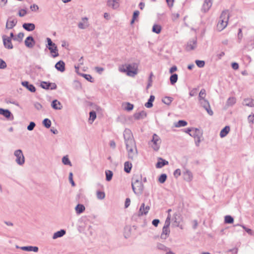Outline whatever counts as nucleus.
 <instances>
[{"mask_svg":"<svg viewBox=\"0 0 254 254\" xmlns=\"http://www.w3.org/2000/svg\"><path fill=\"white\" fill-rule=\"evenodd\" d=\"M173 175L174 177L178 178L181 175V171L180 169H177L174 172Z\"/></svg>","mask_w":254,"mask_h":254,"instance_id":"nucleus-55","label":"nucleus"},{"mask_svg":"<svg viewBox=\"0 0 254 254\" xmlns=\"http://www.w3.org/2000/svg\"><path fill=\"white\" fill-rule=\"evenodd\" d=\"M131 187L134 193L137 195H141L143 191L144 186L142 183L141 177L134 176L132 179Z\"/></svg>","mask_w":254,"mask_h":254,"instance_id":"nucleus-2","label":"nucleus"},{"mask_svg":"<svg viewBox=\"0 0 254 254\" xmlns=\"http://www.w3.org/2000/svg\"><path fill=\"white\" fill-rule=\"evenodd\" d=\"M205 110L207 111V113L210 115V116H212L213 114V112L212 111V110L211 109V108H210V106H209V107H206L204 108Z\"/></svg>","mask_w":254,"mask_h":254,"instance_id":"nucleus-62","label":"nucleus"},{"mask_svg":"<svg viewBox=\"0 0 254 254\" xmlns=\"http://www.w3.org/2000/svg\"><path fill=\"white\" fill-rule=\"evenodd\" d=\"M243 105L253 107H254V100L251 98H247L244 100Z\"/></svg>","mask_w":254,"mask_h":254,"instance_id":"nucleus-26","label":"nucleus"},{"mask_svg":"<svg viewBox=\"0 0 254 254\" xmlns=\"http://www.w3.org/2000/svg\"><path fill=\"white\" fill-rule=\"evenodd\" d=\"M24 43L27 48H32L35 44V41L32 36H29L26 38Z\"/></svg>","mask_w":254,"mask_h":254,"instance_id":"nucleus-11","label":"nucleus"},{"mask_svg":"<svg viewBox=\"0 0 254 254\" xmlns=\"http://www.w3.org/2000/svg\"><path fill=\"white\" fill-rule=\"evenodd\" d=\"M157 248L160 250L167 251L168 250V248L166 247L165 245H164L162 244L161 243H158L157 244Z\"/></svg>","mask_w":254,"mask_h":254,"instance_id":"nucleus-48","label":"nucleus"},{"mask_svg":"<svg viewBox=\"0 0 254 254\" xmlns=\"http://www.w3.org/2000/svg\"><path fill=\"white\" fill-rule=\"evenodd\" d=\"M152 103H153V101L148 99L147 102L145 104V106L146 108H150L153 106Z\"/></svg>","mask_w":254,"mask_h":254,"instance_id":"nucleus-61","label":"nucleus"},{"mask_svg":"<svg viewBox=\"0 0 254 254\" xmlns=\"http://www.w3.org/2000/svg\"><path fill=\"white\" fill-rule=\"evenodd\" d=\"M82 20L83 22H79L78 24V27L81 29H84L88 27L89 24H88V18L87 17H83L82 18Z\"/></svg>","mask_w":254,"mask_h":254,"instance_id":"nucleus-23","label":"nucleus"},{"mask_svg":"<svg viewBox=\"0 0 254 254\" xmlns=\"http://www.w3.org/2000/svg\"><path fill=\"white\" fill-rule=\"evenodd\" d=\"M206 96V91L204 89H201L198 95V100H201L205 99Z\"/></svg>","mask_w":254,"mask_h":254,"instance_id":"nucleus-44","label":"nucleus"},{"mask_svg":"<svg viewBox=\"0 0 254 254\" xmlns=\"http://www.w3.org/2000/svg\"><path fill=\"white\" fill-rule=\"evenodd\" d=\"M199 101L201 106L203 108H205L206 107H209V106H210L209 102L205 99H202V100H199Z\"/></svg>","mask_w":254,"mask_h":254,"instance_id":"nucleus-39","label":"nucleus"},{"mask_svg":"<svg viewBox=\"0 0 254 254\" xmlns=\"http://www.w3.org/2000/svg\"><path fill=\"white\" fill-rule=\"evenodd\" d=\"M173 101V98L170 97H165L162 99V102L167 105H169Z\"/></svg>","mask_w":254,"mask_h":254,"instance_id":"nucleus-45","label":"nucleus"},{"mask_svg":"<svg viewBox=\"0 0 254 254\" xmlns=\"http://www.w3.org/2000/svg\"><path fill=\"white\" fill-rule=\"evenodd\" d=\"M85 206L83 204H78L75 208L77 214H81L85 210Z\"/></svg>","mask_w":254,"mask_h":254,"instance_id":"nucleus-31","label":"nucleus"},{"mask_svg":"<svg viewBox=\"0 0 254 254\" xmlns=\"http://www.w3.org/2000/svg\"><path fill=\"white\" fill-rule=\"evenodd\" d=\"M224 222L226 224H232L234 222V219L230 215H226L225 217Z\"/></svg>","mask_w":254,"mask_h":254,"instance_id":"nucleus-43","label":"nucleus"},{"mask_svg":"<svg viewBox=\"0 0 254 254\" xmlns=\"http://www.w3.org/2000/svg\"><path fill=\"white\" fill-rule=\"evenodd\" d=\"M96 195L98 199L102 200L105 197V193L104 191L98 190L96 192Z\"/></svg>","mask_w":254,"mask_h":254,"instance_id":"nucleus-42","label":"nucleus"},{"mask_svg":"<svg viewBox=\"0 0 254 254\" xmlns=\"http://www.w3.org/2000/svg\"><path fill=\"white\" fill-rule=\"evenodd\" d=\"M121 72L126 73L128 76L133 77L137 74L138 65L136 63L121 65L119 67Z\"/></svg>","mask_w":254,"mask_h":254,"instance_id":"nucleus-1","label":"nucleus"},{"mask_svg":"<svg viewBox=\"0 0 254 254\" xmlns=\"http://www.w3.org/2000/svg\"><path fill=\"white\" fill-rule=\"evenodd\" d=\"M27 13L26 10L24 9H22L20 10L18 12V15L20 17H23L25 16Z\"/></svg>","mask_w":254,"mask_h":254,"instance_id":"nucleus-59","label":"nucleus"},{"mask_svg":"<svg viewBox=\"0 0 254 254\" xmlns=\"http://www.w3.org/2000/svg\"><path fill=\"white\" fill-rule=\"evenodd\" d=\"M161 26L160 25L154 24L152 27V31L156 34L160 33Z\"/></svg>","mask_w":254,"mask_h":254,"instance_id":"nucleus-37","label":"nucleus"},{"mask_svg":"<svg viewBox=\"0 0 254 254\" xmlns=\"http://www.w3.org/2000/svg\"><path fill=\"white\" fill-rule=\"evenodd\" d=\"M132 168V164L128 161H127L124 163V171L129 173L130 172Z\"/></svg>","mask_w":254,"mask_h":254,"instance_id":"nucleus-32","label":"nucleus"},{"mask_svg":"<svg viewBox=\"0 0 254 254\" xmlns=\"http://www.w3.org/2000/svg\"><path fill=\"white\" fill-rule=\"evenodd\" d=\"M14 155L16 157L15 162L19 166H22L25 163V157L21 149H17L14 152Z\"/></svg>","mask_w":254,"mask_h":254,"instance_id":"nucleus-7","label":"nucleus"},{"mask_svg":"<svg viewBox=\"0 0 254 254\" xmlns=\"http://www.w3.org/2000/svg\"><path fill=\"white\" fill-rule=\"evenodd\" d=\"M229 19L228 10H225L222 11L219 17L216 28L219 31L223 30L227 25Z\"/></svg>","mask_w":254,"mask_h":254,"instance_id":"nucleus-3","label":"nucleus"},{"mask_svg":"<svg viewBox=\"0 0 254 254\" xmlns=\"http://www.w3.org/2000/svg\"><path fill=\"white\" fill-rule=\"evenodd\" d=\"M161 140L160 137L154 133L152 136L151 140L149 142L148 144L153 148L154 151H158L160 146Z\"/></svg>","mask_w":254,"mask_h":254,"instance_id":"nucleus-5","label":"nucleus"},{"mask_svg":"<svg viewBox=\"0 0 254 254\" xmlns=\"http://www.w3.org/2000/svg\"><path fill=\"white\" fill-rule=\"evenodd\" d=\"M170 230L169 227L163 226L160 238L162 239L166 240L169 236Z\"/></svg>","mask_w":254,"mask_h":254,"instance_id":"nucleus-16","label":"nucleus"},{"mask_svg":"<svg viewBox=\"0 0 254 254\" xmlns=\"http://www.w3.org/2000/svg\"><path fill=\"white\" fill-rule=\"evenodd\" d=\"M34 105L35 108L38 110H40L42 108V105L38 102L35 103Z\"/></svg>","mask_w":254,"mask_h":254,"instance_id":"nucleus-63","label":"nucleus"},{"mask_svg":"<svg viewBox=\"0 0 254 254\" xmlns=\"http://www.w3.org/2000/svg\"><path fill=\"white\" fill-rule=\"evenodd\" d=\"M24 36V33L22 32H20L17 34V36H15V37L14 38V41H16L19 42H21Z\"/></svg>","mask_w":254,"mask_h":254,"instance_id":"nucleus-34","label":"nucleus"},{"mask_svg":"<svg viewBox=\"0 0 254 254\" xmlns=\"http://www.w3.org/2000/svg\"><path fill=\"white\" fill-rule=\"evenodd\" d=\"M0 115L3 116L7 119H9L11 116H12V114L8 110L2 108H0Z\"/></svg>","mask_w":254,"mask_h":254,"instance_id":"nucleus-27","label":"nucleus"},{"mask_svg":"<svg viewBox=\"0 0 254 254\" xmlns=\"http://www.w3.org/2000/svg\"><path fill=\"white\" fill-rule=\"evenodd\" d=\"M125 110L127 111H131L133 108V105L127 102L126 103V106L125 107Z\"/></svg>","mask_w":254,"mask_h":254,"instance_id":"nucleus-51","label":"nucleus"},{"mask_svg":"<svg viewBox=\"0 0 254 254\" xmlns=\"http://www.w3.org/2000/svg\"><path fill=\"white\" fill-rule=\"evenodd\" d=\"M72 177H73V174L71 172L69 173V182L70 183H71L72 186H75V184L73 180V178H72Z\"/></svg>","mask_w":254,"mask_h":254,"instance_id":"nucleus-58","label":"nucleus"},{"mask_svg":"<svg viewBox=\"0 0 254 254\" xmlns=\"http://www.w3.org/2000/svg\"><path fill=\"white\" fill-rule=\"evenodd\" d=\"M62 162L64 165L72 166L71 163L67 156H64L62 158Z\"/></svg>","mask_w":254,"mask_h":254,"instance_id":"nucleus-40","label":"nucleus"},{"mask_svg":"<svg viewBox=\"0 0 254 254\" xmlns=\"http://www.w3.org/2000/svg\"><path fill=\"white\" fill-rule=\"evenodd\" d=\"M20 249L27 252H37L38 251V248L36 246H24L20 247Z\"/></svg>","mask_w":254,"mask_h":254,"instance_id":"nucleus-20","label":"nucleus"},{"mask_svg":"<svg viewBox=\"0 0 254 254\" xmlns=\"http://www.w3.org/2000/svg\"><path fill=\"white\" fill-rule=\"evenodd\" d=\"M89 120L93 122L96 118V113L95 111H92L89 113Z\"/></svg>","mask_w":254,"mask_h":254,"instance_id":"nucleus-49","label":"nucleus"},{"mask_svg":"<svg viewBox=\"0 0 254 254\" xmlns=\"http://www.w3.org/2000/svg\"><path fill=\"white\" fill-rule=\"evenodd\" d=\"M150 210L149 206H145V204L144 203H142L138 212V215L142 216L143 215H146L149 210Z\"/></svg>","mask_w":254,"mask_h":254,"instance_id":"nucleus-13","label":"nucleus"},{"mask_svg":"<svg viewBox=\"0 0 254 254\" xmlns=\"http://www.w3.org/2000/svg\"><path fill=\"white\" fill-rule=\"evenodd\" d=\"M170 83L174 85L178 80V75L176 73L173 74L170 77Z\"/></svg>","mask_w":254,"mask_h":254,"instance_id":"nucleus-35","label":"nucleus"},{"mask_svg":"<svg viewBox=\"0 0 254 254\" xmlns=\"http://www.w3.org/2000/svg\"><path fill=\"white\" fill-rule=\"evenodd\" d=\"M106 180L107 181H110L113 177V172L110 170H106L105 171Z\"/></svg>","mask_w":254,"mask_h":254,"instance_id":"nucleus-36","label":"nucleus"},{"mask_svg":"<svg viewBox=\"0 0 254 254\" xmlns=\"http://www.w3.org/2000/svg\"><path fill=\"white\" fill-rule=\"evenodd\" d=\"M230 130V128L229 126L225 127L220 131V136L221 137L223 138L225 137L228 133L229 132Z\"/></svg>","mask_w":254,"mask_h":254,"instance_id":"nucleus-28","label":"nucleus"},{"mask_svg":"<svg viewBox=\"0 0 254 254\" xmlns=\"http://www.w3.org/2000/svg\"><path fill=\"white\" fill-rule=\"evenodd\" d=\"M17 21L16 18L9 17L6 24V28L10 29L13 28L17 24Z\"/></svg>","mask_w":254,"mask_h":254,"instance_id":"nucleus-12","label":"nucleus"},{"mask_svg":"<svg viewBox=\"0 0 254 254\" xmlns=\"http://www.w3.org/2000/svg\"><path fill=\"white\" fill-rule=\"evenodd\" d=\"M36 126V124L33 122H31L29 124V125L27 126V129L31 131L33 130L34 128Z\"/></svg>","mask_w":254,"mask_h":254,"instance_id":"nucleus-53","label":"nucleus"},{"mask_svg":"<svg viewBox=\"0 0 254 254\" xmlns=\"http://www.w3.org/2000/svg\"><path fill=\"white\" fill-rule=\"evenodd\" d=\"M23 28L27 31H32L35 28V25L31 23H25L22 25Z\"/></svg>","mask_w":254,"mask_h":254,"instance_id":"nucleus-22","label":"nucleus"},{"mask_svg":"<svg viewBox=\"0 0 254 254\" xmlns=\"http://www.w3.org/2000/svg\"><path fill=\"white\" fill-rule=\"evenodd\" d=\"M167 178V176L166 174H162L159 177L158 181L160 183L163 184L166 181Z\"/></svg>","mask_w":254,"mask_h":254,"instance_id":"nucleus-46","label":"nucleus"},{"mask_svg":"<svg viewBox=\"0 0 254 254\" xmlns=\"http://www.w3.org/2000/svg\"><path fill=\"white\" fill-rule=\"evenodd\" d=\"M212 4V0H205L202 5V10L206 12L209 10Z\"/></svg>","mask_w":254,"mask_h":254,"instance_id":"nucleus-17","label":"nucleus"},{"mask_svg":"<svg viewBox=\"0 0 254 254\" xmlns=\"http://www.w3.org/2000/svg\"><path fill=\"white\" fill-rule=\"evenodd\" d=\"M6 67V64L5 62L2 59H0V68L4 69Z\"/></svg>","mask_w":254,"mask_h":254,"instance_id":"nucleus-57","label":"nucleus"},{"mask_svg":"<svg viewBox=\"0 0 254 254\" xmlns=\"http://www.w3.org/2000/svg\"><path fill=\"white\" fill-rule=\"evenodd\" d=\"M197 47V39L196 38H194L189 41L188 42L186 49L187 51H191L194 50Z\"/></svg>","mask_w":254,"mask_h":254,"instance_id":"nucleus-9","label":"nucleus"},{"mask_svg":"<svg viewBox=\"0 0 254 254\" xmlns=\"http://www.w3.org/2000/svg\"><path fill=\"white\" fill-rule=\"evenodd\" d=\"M124 137L126 144L132 145L133 143H135L131 131L130 129L127 128L125 129L124 132Z\"/></svg>","mask_w":254,"mask_h":254,"instance_id":"nucleus-8","label":"nucleus"},{"mask_svg":"<svg viewBox=\"0 0 254 254\" xmlns=\"http://www.w3.org/2000/svg\"><path fill=\"white\" fill-rule=\"evenodd\" d=\"M82 76L84 77L87 80L93 82V78L90 74H82Z\"/></svg>","mask_w":254,"mask_h":254,"instance_id":"nucleus-52","label":"nucleus"},{"mask_svg":"<svg viewBox=\"0 0 254 254\" xmlns=\"http://www.w3.org/2000/svg\"><path fill=\"white\" fill-rule=\"evenodd\" d=\"M171 215L169 214L165 220L164 226L169 227L170 225Z\"/></svg>","mask_w":254,"mask_h":254,"instance_id":"nucleus-54","label":"nucleus"},{"mask_svg":"<svg viewBox=\"0 0 254 254\" xmlns=\"http://www.w3.org/2000/svg\"><path fill=\"white\" fill-rule=\"evenodd\" d=\"M202 131L197 128L192 127V130L190 135L193 137L195 139L196 146H198L201 141L200 138L202 137Z\"/></svg>","mask_w":254,"mask_h":254,"instance_id":"nucleus-4","label":"nucleus"},{"mask_svg":"<svg viewBox=\"0 0 254 254\" xmlns=\"http://www.w3.org/2000/svg\"><path fill=\"white\" fill-rule=\"evenodd\" d=\"M48 49L51 53L54 54L52 55L53 57L55 58L59 56L58 50L56 45L54 46H52L51 47H48Z\"/></svg>","mask_w":254,"mask_h":254,"instance_id":"nucleus-30","label":"nucleus"},{"mask_svg":"<svg viewBox=\"0 0 254 254\" xmlns=\"http://www.w3.org/2000/svg\"><path fill=\"white\" fill-rule=\"evenodd\" d=\"M187 122L184 120H180L175 125L176 127H185L187 125Z\"/></svg>","mask_w":254,"mask_h":254,"instance_id":"nucleus-38","label":"nucleus"},{"mask_svg":"<svg viewBox=\"0 0 254 254\" xmlns=\"http://www.w3.org/2000/svg\"><path fill=\"white\" fill-rule=\"evenodd\" d=\"M236 101V100L235 97H229L226 102V105L228 106H232L235 104Z\"/></svg>","mask_w":254,"mask_h":254,"instance_id":"nucleus-33","label":"nucleus"},{"mask_svg":"<svg viewBox=\"0 0 254 254\" xmlns=\"http://www.w3.org/2000/svg\"><path fill=\"white\" fill-rule=\"evenodd\" d=\"M133 116L136 120L143 119L146 117V113L144 111H142L140 112L135 113Z\"/></svg>","mask_w":254,"mask_h":254,"instance_id":"nucleus-24","label":"nucleus"},{"mask_svg":"<svg viewBox=\"0 0 254 254\" xmlns=\"http://www.w3.org/2000/svg\"><path fill=\"white\" fill-rule=\"evenodd\" d=\"M50 82H47L46 81H42L41 83V86L43 89H50Z\"/></svg>","mask_w":254,"mask_h":254,"instance_id":"nucleus-47","label":"nucleus"},{"mask_svg":"<svg viewBox=\"0 0 254 254\" xmlns=\"http://www.w3.org/2000/svg\"><path fill=\"white\" fill-rule=\"evenodd\" d=\"M183 175L184 179L186 181L190 182L192 181L193 179L192 174L188 169H186L185 171L183 172Z\"/></svg>","mask_w":254,"mask_h":254,"instance_id":"nucleus-14","label":"nucleus"},{"mask_svg":"<svg viewBox=\"0 0 254 254\" xmlns=\"http://www.w3.org/2000/svg\"><path fill=\"white\" fill-rule=\"evenodd\" d=\"M22 85L26 87L29 91L31 92H35L36 91V88L35 86L31 84H30L29 82L24 81L22 82Z\"/></svg>","mask_w":254,"mask_h":254,"instance_id":"nucleus-18","label":"nucleus"},{"mask_svg":"<svg viewBox=\"0 0 254 254\" xmlns=\"http://www.w3.org/2000/svg\"><path fill=\"white\" fill-rule=\"evenodd\" d=\"M42 123L44 126L47 128H49L51 126V121L47 118L45 119L43 121Z\"/></svg>","mask_w":254,"mask_h":254,"instance_id":"nucleus-41","label":"nucleus"},{"mask_svg":"<svg viewBox=\"0 0 254 254\" xmlns=\"http://www.w3.org/2000/svg\"><path fill=\"white\" fill-rule=\"evenodd\" d=\"M107 4L113 9H117L120 6L119 0H108Z\"/></svg>","mask_w":254,"mask_h":254,"instance_id":"nucleus-15","label":"nucleus"},{"mask_svg":"<svg viewBox=\"0 0 254 254\" xmlns=\"http://www.w3.org/2000/svg\"><path fill=\"white\" fill-rule=\"evenodd\" d=\"M65 234V231L64 229H62L60 231H57L54 234V235L53 236V239H56L58 238L62 237Z\"/></svg>","mask_w":254,"mask_h":254,"instance_id":"nucleus-29","label":"nucleus"},{"mask_svg":"<svg viewBox=\"0 0 254 254\" xmlns=\"http://www.w3.org/2000/svg\"><path fill=\"white\" fill-rule=\"evenodd\" d=\"M51 106L55 110H61L63 108L61 103L57 100H54L52 101Z\"/></svg>","mask_w":254,"mask_h":254,"instance_id":"nucleus-21","label":"nucleus"},{"mask_svg":"<svg viewBox=\"0 0 254 254\" xmlns=\"http://www.w3.org/2000/svg\"><path fill=\"white\" fill-rule=\"evenodd\" d=\"M47 41L48 43L47 48L51 47L52 46H55L56 44L54 43L50 38H47Z\"/></svg>","mask_w":254,"mask_h":254,"instance_id":"nucleus-56","label":"nucleus"},{"mask_svg":"<svg viewBox=\"0 0 254 254\" xmlns=\"http://www.w3.org/2000/svg\"><path fill=\"white\" fill-rule=\"evenodd\" d=\"M126 148L128 153V157L129 159L132 160L137 156V150L136 148L135 143H133L132 145L128 144H126Z\"/></svg>","mask_w":254,"mask_h":254,"instance_id":"nucleus-6","label":"nucleus"},{"mask_svg":"<svg viewBox=\"0 0 254 254\" xmlns=\"http://www.w3.org/2000/svg\"><path fill=\"white\" fill-rule=\"evenodd\" d=\"M195 64L198 67L200 68L203 67L205 65L204 61L196 60Z\"/></svg>","mask_w":254,"mask_h":254,"instance_id":"nucleus-50","label":"nucleus"},{"mask_svg":"<svg viewBox=\"0 0 254 254\" xmlns=\"http://www.w3.org/2000/svg\"><path fill=\"white\" fill-rule=\"evenodd\" d=\"M30 9L32 11H37L39 9L38 6L36 4H33L30 6Z\"/></svg>","mask_w":254,"mask_h":254,"instance_id":"nucleus-64","label":"nucleus"},{"mask_svg":"<svg viewBox=\"0 0 254 254\" xmlns=\"http://www.w3.org/2000/svg\"><path fill=\"white\" fill-rule=\"evenodd\" d=\"M55 68L61 72H64L65 70V64L63 61H60L55 64Z\"/></svg>","mask_w":254,"mask_h":254,"instance_id":"nucleus-19","label":"nucleus"},{"mask_svg":"<svg viewBox=\"0 0 254 254\" xmlns=\"http://www.w3.org/2000/svg\"><path fill=\"white\" fill-rule=\"evenodd\" d=\"M197 94V90L196 88H193L190 91L189 93V95L190 96L192 97L194 96Z\"/></svg>","mask_w":254,"mask_h":254,"instance_id":"nucleus-60","label":"nucleus"},{"mask_svg":"<svg viewBox=\"0 0 254 254\" xmlns=\"http://www.w3.org/2000/svg\"><path fill=\"white\" fill-rule=\"evenodd\" d=\"M169 164L168 161L161 158H159V161L157 163L156 165V167L157 168H161L165 165H168Z\"/></svg>","mask_w":254,"mask_h":254,"instance_id":"nucleus-25","label":"nucleus"},{"mask_svg":"<svg viewBox=\"0 0 254 254\" xmlns=\"http://www.w3.org/2000/svg\"><path fill=\"white\" fill-rule=\"evenodd\" d=\"M3 41V46L5 48L7 49H12L13 48V45L11 42V40L10 38H7L6 35H3L2 36Z\"/></svg>","mask_w":254,"mask_h":254,"instance_id":"nucleus-10","label":"nucleus"}]
</instances>
